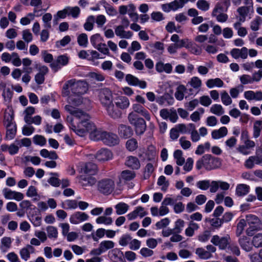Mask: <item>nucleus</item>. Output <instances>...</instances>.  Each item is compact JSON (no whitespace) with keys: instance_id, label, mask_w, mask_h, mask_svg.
I'll return each mask as SVG.
<instances>
[{"instance_id":"1","label":"nucleus","mask_w":262,"mask_h":262,"mask_svg":"<svg viewBox=\"0 0 262 262\" xmlns=\"http://www.w3.org/2000/svg\"><path fill=\"white\" fill-rule=\"evenodd\" d=\"M64 108L72 115L67 116L68 126L77 135L85 137L89 133L92 140H101L106 145L112 146L119 144V139L117 135L97 128L87 113L69 105H66Z\"/></svg>"},{"instance_id":"2","label":"nucleus","mask_w":262,"mask_h":262,"mask_svg":"<svg viewBox=\"0 0 262 262\" xmlns=\"http://www.w3.org/2000/svg\"><path fill=\"white\" fill-rule=\"evenodd\" d=\"M89 89V84L84 80L72 79L67 81L64 84L61 94L63 97H68L67 101L73 108L72 105L79 106L83 103V98L81 96L85 94Z\"/></svg>"},{"instance_id":"3","label":"nucleus","mask_w":262,"mask_h":262,"mask_svg":"<svg viewBox=\"0 0 262 262\" xmlns=\"http://www.w3.org/2000/svg\"><path fill=\"white\" fill-rule=\"evenodd\" d=\"M99 100L101 104L105 108L107 115L113 119L121 118L122 112L116 110L113 104V95L111 91L104 88L99 92Z\"/></svg>"},{"instance_id":"4","label":"nucleus","mask_w":262,"mask_h":262,"mask_svg":"<svg viewBox=\"0 0 262 262\" xmlns=\"http://www.w3.org/2000/svg\"><path fill=\"white\" fill-rule=\"evenodd\" d=\"M128 120L134 128L137 135H141L146 129V123L142 117L135 113H129L128 115Z\"/></svg>"},{"instance_id":"5","label":"nucleus","mask_w":262,"mask_h":262,"mask_svg":"<svg viewBox=\"0 0 262 262\" xmlns=\"http://www.w3.org/2000/svg\"><path fill=\"white\" fill-rule=\"evenodd\" d=\"M246 221L249 227L246 229V233L248 236H251L254 232L261 228V223L259 218L253 214H248L246 216Z\"/></svg>"},{"instance_id":"6","label":"nucleus","mask_w":262,"mask_h":262,"mask_svg":"<svg viewBox=\"0 0 262 262\" xmlns=\"http://www.w3.org/2000/svg\"><path fill=\"white\" fill-rule=\"evenodd\" d=\"M115 188L114 181L111 179H104L98 183V189L102 193L108 195L111 194Z\"/></svg>"},{"instance_id":"7","label":"nucleus","mask_w":262,"mask_h":262,"mask_svg":"<svg viewBox=\"0 0 262 262\" xmlns=\"http://www.w3.org/2000/svg\"><path fill=\"white\" fill-rule=\"evenodd\" d=\"M204 160H205V168L208 170L217 168L222 164V162L220 158L212 157L210 155H205L204 156Z\"/></svg>"},{"instance_id":"8","label":"nucleus","mask_w":262,"mask_h":262,"mask_svg":"<svg viewBox=\"0 0 262 262\" xmlns=\"http://www.w3.org/2000/svg\"><path fill=\"white\" fill-rule=\"evenodd\" d=\"M170 40L174 43L168 46L167 51L170 54H174L177 53L178 49L183 48V39H180L178 34H173L170 37Z\"/></svg>"},{"instance_id":"9","label":"nucleus","mask_w":262,"mask_h":262,"mask_svg":"<svg viewBox=\"0 0 262 262\" xmlns=\"http://www.w3.org/2000/svg\"><path fill=\"white\" fill-rule=\"evenodd\" d=\"M238 14V20L241 22H244L246 18L251 19L254 13L253 8L251 7L242 6L237 9Z\"/></svg>"},{"instance_id":"10","label":"nucleus","mask_w":262,"mask_h":262,"mask_svg":"<svg viewBox=\"0 0 262 262\" xmlns=\"http://www.w3.org/2000/svg\"><path fill=\"white\" fill-rule=\"evenodd\" d=\"M183 48H185L191 53L195 55H200L202 52L200 46L188 38H183Z\"/></svg>"},{"instance_id":"11","label":"nucleus","mask_w":262,"mask_h":262,"mask_svg":"<svg viewBox=\"0 0 262 262\" xmlns=\"http://www.w3.org/2000/svg\"><path fill=\"white\" fill-rule=\"evenodd\" d=\"M114 106H115L116 110H119L121 112V110H125L127 109L130 105V101L129 99L124 96H118L114 99Z\"/></svg>"},{"instance_id":"12","label":"nucleus","mask_w":262,"mask_h":262,"mask_svg":"<svg viewBox=\"0 0 262 262\" xmlns=\"http://www.w3.org/2000/svg\"><path fill=\"white\" fill-rule=\"evenodd\" d=\"M89 215L84 212L76 211L71 214L69 221L72 224L77 225L89 220Z\"/></svg>"},{"instance_id":"13","label":"nucleus","mask_w":262,"mask_h":262,"mask_svg":"<svg viewBox=\"0 0 262 262\" xmlns=\"http://www.w3.org/2000/svg\"><path fill=\"white\" fill-rule=\"evenodd\" d=\"M3 194L6 199L14 200L17 201L22 200L24 197L22 193L12 190L7 188H5L3 190Z\"/></svg>"},{"instance_id":"14","label":"nucleus","mask_w":262,"mask_h":262,"mask_svg":"<svg viewBox=\"0 0 262 262\" xmlns=\"http://www.w3.org/2000/svg\"><path fill=\"white\" fill-rule=\"evenodd\" d=\"M146 49L153 56L160 55L162 54L164 52V43L157 41L155 43L149 45L146 47Z\"/></svg>"},{"instance_id":"15","label":"nucleus","mask_w":262,"mask_h":262,"mask_svg":"<svg viewBox=\"0 0 262 262\" xmlns=\"http://www.w3.org/2000/svg\"><path fill=\"white\" fill-rule=\"evenodd\" d=\"M141 104L139 103L133 104L132 108L133 111L131 113H135L138 115L139 114L143 116L147 121H150L151 115L149 112Z\"/></svg>"},{"instance_id":"16","label":"nucleus","mask_w":262,"mask_h":262,"mask_svg":"<svg viewBox=\"0 0 262 262\" xmlns=\"http://www.w3.org/2000/svg\"><path fill=\"white\" fill-rule=\"evenodd\" d=\"M230 237L228 235L220 237L218 235H214L211 239V242L215 246H218L221 249H225L229 245V239Z\"/></svg>"},{"instance_id":"17","label":"nucleus","mask_w":262,"mask_h":262,"mask_svg":"<svg viewBox=\"0 0 262 262\" xmlns=\"http://www.w3.org/2000/svg\"><path fill=\"white\" fill-rule=\"evenodd\" d=\"M95 158L100 162H104L110 160L113 158L112 151L106 148H101L96 154Z\"/></svg>"},{"instance_id":"18","label":"nucleus","mask_w":262,"mask_h":262,"mask_svg":"<svg viewBox=\"0 0 262 262\" xmlns=\"http://www.w3.org/2000/svg\"><path fill=\"white\" fill-rule=\"evenodd\" d=\"M181 1L182 0H174L169 4H163L161 7L162 9L165 12H169L171 11H177L184 6Z\"/></svg>"},{"instance_id":"19","label":"nucleus","mask_w":262,"mask_h":262,"mask_svg":"<svg viewBox=\"0 0 262 262\" xmlns=\"http://www.w3.org/2000/svg\"><path fill=\"white\" fill-rule=\"evenodd\" d=\"M244 98L249 101H262V92L260 91H253L249 90L244 93Z\"/></svg>"},{"instance_id":"20","label":"nucleus","mask_w":262,"mask_h":262,"mask_svg":"<svg viewBox=\"0 0 262 262\" xmlns=\"http://www.w3.org/2000/svg\"><path fill=\"white\" fill-rule=\"evenodd\" d=\"M230 54L235 59H246L248 57V49L245 47L241 49L234 48L231 50Z\"/></svg>"},{"instance_id":"21","label":"nucleus","mask_w":262,"mask_h":262,"mask_svg":"<svg viewBox=\"0 0 262 262\" xmlns=\"http://www.w3.org/2000/svg\"><path fill=\"white\" fill-rule=\"evenodd\" d=\"M20 148L19 145L16 144V140L11 143L10 145L6 144H3L1 145V150L3 152L8 151L11 155H14L18 153L19 149Z\"/></svg>"},{"instance_id":"22","label":"nucleus","mask_w":262,"mask_h":262,"mask_svg":"<svg viewBox=\"0 0 262 262\" xmlns=\"http://www.w3.org/2000/svg\"><path fill=\"white\" fill-rule=\"evenodd\" d=\"M127 28L122 26H118L115 29V33L117 36L120 38L130 39L133 36V33L130 31H125Z\"/></svg>"},{"instance_id":"23","label":"nucleus","mask_w":262,"mask_h":262,"mask_svg":"<svg viewBox=\"0 0 262 262\" xmlns=\"http://www.w3.org/2000/svg\"><path fill=\"white\" fill-rule=\"evenodd\" d=\"M35 252L34 247L31 245H27L20 250L19 254L22 259L27 261L30 258V254Z\"/></svg>"},{"instance_id":"24","label":"nucleus","mask_w":262,"mask_h":262,"mask_svg":"<svg viewBox=\"0 0 262 262\" xmlns=\"http://www.w3.org/2000/svg\"><path fill=\"white\" fill-rule=\"evenodd\" d=\"M147 214L144 208L138 206L132 212L128 213L127 217L129 220H133L139 217L142 218Z\"/></svg>"},{"instance_id":"25","label":"nucleus","mask_w":262,"mask_h":262,"mask_svg":"<svg viewBox=\"0 0 262 262\" xmlns=\"http://www.w3.org/2000/svg\"><path fill=\"white\" fill-rule=\"evenodd\" d=\"M97 171V165L91 162L85 163L84 165L81 168V172L91 177L96 174Z\"/></svg>"},{"instance_id":"26","label":"nucleus","mask_w":262,"mask_h":262,"mask_svg":"<svg viewBox=\"0 0 262 262\" xmlns=\"http://www.w3.org/2000/svg\"><path fill=\"white\" fill-rule=\"evenodd\" d=\"M238 243L242 249L246 252L251 251L253 249L252 242H251L250 238L246 236H241L238 239Z\"/></svg>"},{"instance_id":"27","label":"nucleus","mask_w":262,"mask_h":262,"mask_svg":"<svg viewBox=\"0 0 262 262\" xmlns=\"http://www.w3.org/2000/svg\"><path fill=\"white\" fill-rule=\"evenodd\" d=\"M3 123L4 126L16 124L14 119V112L11 108H8L5 110Z\"/></svg>"},{"instance_id":"28","label":"nucleus","mask_w":262,"mask_h":262,"mask_svg":"<svg viewBox=\"0 0 262 262\" xmlns=\"http://www.w3.org/2000/svg\"><path fill=\"white\" fill-rule=\"evenodd\" d=\"M79 182L83 187L91 186L96 183V179L91 176L81 175L79 177Z\"/></svg>"},{"instance_id":"29","label":"nucleus","mask_w":262,"mask_h":262,"mask_svg":"<svg viewBox=\"0 0 262 262\" xmlns=\"http://www.w3.org/2000/svg\"><path fill=\"white\" fill-rule=\"evenodd\" d=\"M228 134L227 128L222 126L218 129H214L211 132V137L213 139L218 140L225 137Z\"/></svg>"},{"instance_id":"30","label":"nucleus","mask_w":262,"mask_h":262,"mask_svg":"<svg viewBox=\"0 0 262 262\" xmlns=\"http://www.w3.org/2000/svg\"><path fill=\"white\" fill-rule=\"evenodd\" d=\"M156 69L159 73L164 72L167 74H170L172 71V67L169 63H164L161 61H159L156 64Z\"/></svg>"},{"instance_id":"31","label":"nucleus","mask_w":262,"mask_h":262,"mask_svg":"<svg viewBox=\"0 0 262 262\" xmlns=\"http://www.w3.org/2000/svg\"><path fill=\"white\" fill-rule=\"evenodd\" d=\"M125 165L133 169H138L140 167V163L139 159L134 156H129L127 158Z\"/></svg>"},{"instance_id":"32","label":"nucleus","mask_w":262,"mask_h":262,"mask_svg":"<svg viewBox=\"0 0 262 262\" xmlns=\"http://www.w3.org/2000/svg\"><path fill=\"white\" fill-rule=\"evenodd\" d=\"M118 133L121 137L127 138L132 136L133 130L130 127L121 124L119 126Z\"/></svg>"},{"instance_id":"33","label":"nucleus","mask_w":262,"mask_h":262,"mask_svg":"<svg viewBox=\"0 0 262 262\" xmlns=\"http://www.w3.org/2000/svg\"><path fill=\"white\" fill-rule=\"evenodd\" d=\"M6 128V138L7 140H11L13 139L16 134L17 126L16 124L8 125L5 126Z\"/></svg>"},{"instance_id":"34","label":"nucleus","mask_w":262,"mask_h":262,"mask_svg":"<svg viewBox=\"0 0 262 262\" xmlns=\"http://www.w3.org/2000/svg\"><path fill=\"white\" fill-rule=\"evenodd\" d=\"M206 84L209 89H212L214 87L222 88L224 87V82L219 78L208 79L206 82Z\"/></svg>"},{"instance_id":"35","label":"nucleus","mask_w":262,"mask_h":262,"mask_svg":"<svg viewBox=\"0 0 262 262\" xmlns=\"http://www.w3.org/2000/svg\"><path fill=\"white\" fill-rule=\"evenodd\" d=\"M250 191L249 185L245 184H238L236 187L235 193L238 196H243L247 194Z\"/></svg>"},{"instance_id":"36","label":"nucleus","mask_w":262,"mask_h":262,"mask_svg":"<svg viewBox=\"0 0 262 262\" xmlns=\"http://www.w3.org/2000/svg\"><path fill=\"white\" fill-rule=\"evenodd\" d=\"M37 12V11L34 9L33 12L28 13L25 16L20 19V24L23 26L29 25L34 19L35 16H38V15H35Z\"/></svg>"},{"instance_id":"37","label":"nucleus","mask_w":262,"mask_h":262,"mask_svg":"<svg viewBox=\"0 0 262 262\" xmlns=\"http://www.w3.org/2000/svg\"><path fill=\"white\" fill-rule=\"evenodd\" d=\"M1 86L3 88L2 97L5 101H9L12 98L13 92L11 89L6 86L5 83H2Z\"/></svg>"},{"instance_id":"38","label":"nucleus","mask_w":262,"mask_h":262,"mask_svg":"<svg viewBox=\"0 0 262 262\" xmlns=\"http://www.w3.org/2000/svg\"><path fill=\"white\" fill-rule=\"evenodd\" d=\"M199 225L193 222V221L190 222L188 227L185 229V235L188 237H191L194 235V231L199 229Z\"/></svg>"},{"instance_id":"39","label":"nucleus","mask_w":262,"mask_h":262,"mask_svg":"<svg viewBox=\"0 0 262 262\" xmlns=\"http://www.w3.org/2000/svg\"><path fill=\"white\" fill-rule=\"evenodd\" d=\"M1 249L3 252H6L10 248L12 240L10 237H4L1 240Z\"/></svg>"},{"instance_id":"40","label":"nucleus","mask_w":262,"mask_h":262,"mask_svg":"<svg viewBox=\"0 0 262 262\" xmlns=\"http://www.w3.org/2000/svg\"><path fill=\"white\" fill-rule=\"evenodd\" d=\"M157 185L160 187L162 191L165 192L168 189L169 185V183L166 178L164 176H161L159 177L157 181Z\"/></svg>"},{"instance_id":"41","label":"nucleus","mask_w":262,"mask_h":262,"mask_svg":"<svg viewBox=\"0 0 262 262\" xmlns=\"http://www.w3.org/2000/svg\"><path fill=\"white\" fill-rule=\"evenodd\" d=\"M62 208L64 209H75L78 207V202L75 200H67L62 203Z\"/></svg>"},{"instance_id":"42","label":"nucleus","mask_w":262,"mask_h":262,"mask_svg":"<svg viewBox=\"0 0 262 262\" xmlns=\"http://www.w3.org/2000/svg\"><path fill=\"white\" fill-rule=\"evenodd\" d=\"M262 130V120H256L253 124V137L257 138L260 135Z\"/></svg>"},{"instance_id":"43","label":"nucleus","mask_w":262,"mask_h":262,"mask_svg":"<svg viewBox=\"0 0 262 262\" xmlns=\"http://www.w3.org/2000/svg\"><path fill=\"white\" fill-rule=\"evenodd\" d=\"M116 212L118 215H122L125 214L128 210L129 206L123 202L117 204L115 207Z\"/></svg>"},{"instance_id":"44","label":"nucleus","mask_w":262,"mask_h":262,"mask_svg":"<svg viewBox=\"0 0 262 262\" xmlns=\"http://www.w3.org/2000/svg\"><path fill=\"white\" fill-rule=\"evenodd\" d=\"M173 157L178 165L182 166L184 164L185 159L183 157L182 150L180 149L175 150L173 153Z\"/></svg>"},{"instance_id":"45","label":"nucleus","mask_w":262,"mask_h":262,"mask_svg":"<svg viewBox=\"0 0 262 262\" xmlns=\"http://www.w3.org/2000/svg\"><path fill=\"white\" fill-rule=\"evenodd\" d=\"M195 254L201 258L203 259H208L210 258L211 255L206 249L203 248H198L195 250Z\"/></svg>"},{"instance_id":"46","label":"nucleus","mask_w":262,"mask_h":262,"mask_svg":"<svg viewBox=\"0 0 262 262\" xmlns=\"http://www.w3.org/2000/svg\"><path fill=\"white\" fill-rule=\"evenodd\" d=\"M106 233V230L104 228H99L95 232L92 233L91 236L95 242H98L100 238H103Z\"/></svg>"},{"instance_id":"47","label":"nucleus","mask_w":262,"mask_h":262,"mask_svg":"<svg viewBox=\"0 0 262 262\" xmlns=\"http://www.w3.org/2000/svg\"><path fill=\"white\" fill-rule=\"evenodd\" d=\"M99 245L101 249L104 253L107 250L113 249L115 246V243L112 241L105 240L102 241Z\"/></svg>"},{"instance_id":"48","label":"nucleus","mask_w":262,"mask_h":262,"mask_svg":"<svg viewBox=\"0 0 262 262\" xmlns=\"http://www.w3.org/2000/svg\"><path fill=\"white\" fill-rule=\"evenodd\" d=\"M68 16H71L73 18H77L80 13V9L78 6L67 7Z\"/></svg>"},{"instance_id":"49","label":"nucleus","mask_w":262,"mask_h":262,"mask_svg":"<svg viewBox=\"0 0 262 262\" xmlns=\"http://www.w3.org/2000/svg\"><path fill=\"white\" fill-rule=\"evenodd\" d=\"M188 84L194 89L199 90L202 86V81L198 77H192Z\"/></svg>"},{"instance_id":"50","label":"nucleus","mask_w":262,"mask_h":262,"mask_svg":"<svg viewBox=\"0 0 262 262\" xmlns=\"http://www.w3.org/2000/svg\"><path fill=\"white\" fill-rule=\"evenodd\" d=\"M210 148V143L209 142H206L204 144H201L198 146L195 151V154L198 155H201L204 153L205 151L209 150Z\"/></svg>"},{"instance_id":"51","label":"nucleus","mask_w":262,"mask_h":262,"mask_svg":"<svg viewBox=\"0 0 262 262\" xmlns=\"http://www.w3.org/2000/svg\"><path fill=\"white\" fill-rule=\"evenodd\" d=\"M103 40V37L98 33L92 35L90 38L91 43L94 48L102 43Z\"/></svg>"},{"instance_id":"52","label":"nucleus","mask_w":262,"mask_h":262,"mask_svg":"<svg viewBox=\"0 0 262 262\" xmlns=\"http://www.w3.org/2000/svg\"><path fill=\"white\" fill-rule=\"evenodd\" d=\"M96 223L98 224H104L106 226H108L112 224L113 220L111 217L102 215L96 219Z\"/></svg>"},{"instance_id":"53","label":"nucleus","mask_w":262,"mask_h":262,"mask_svg":"<svg viewBox=\"0 0 262 262\" xmlns=\"http://www.w3.org/2000/svg\"><path fill=\"white\" fill-rule=\"evenodd\" d=\"M186 88L183 85H179L175 92L174 96L179 101L182 100L184 97V93L186 92Z\"/></svg>"},{"instance_id":"54","label":"nucleus","mask_w":262,"mask_h":262,"mask_svg":"<svg viewBox=\"0 0 262 262\" xmlns=\"http://www.w3.org/2000/svg\"><path fill=\"white\" fill-rule=\"evenodd\" d=\"M211 113L217 116H221L224 114V110L221 104H215L211 106L210 108Z\"/></svg>"},{"instance_id":"55","label":"nucleus","mask_w":262,"mask_h":262,"mask_svg":"<svg viewBox=\"0 0 262 262\" xmlns=\"http://www.w3.org/2000/svg\"><path fill=\"white\" fill-rule=\"evenodd\" d=\"M138 142L136 139L132 138L126 142V147L130 151H133L138 148Z\"/></svg>"},{"instance_id":"56","label":"nucleus","mask_w":262,"mask_h":262,"mask_svg":"<svg viewBox=\"0 0 262 262\" xmlns=\"http://www.w3.org/2000/svg\"><path fill=\"white\" fill-rule=\"evenodd\" d=\"M221 98L222 102L224 105L226 106L229 105L232 103V100L231 97L225 91H224L221 93Z\"/></svg>"},{"instance_id":"57","label":"nucleus","mask_w":262,"mask_h":262,"mask_svg":"<svg viewBox=\"0 0 262 262\" xmlns=\"http://www.w3.org/2000/svg\"><path fill=\"white\" fill-rule=\"evenodd\" d=\"M135 177V173L134 171L126 170L121 172L120 180L123 179L126 181H130L134 179Z\"/></svg>"},{"instance_id":"58","label":"nucleus","mask_w":262,"mask_h":262,"mask_svg":"<svg viewBox=\"0 0 262 262\" xmlns=\"http://www.w3.org/2000/svg\"><path fill=\"white\" fill-rule=\"evenodd\" d=\"M262 23V19L259 16H256L250 23V28L254 31L259 30V26Z\"/></svg>"},{"instance_id":"59","label":"nucleus","mask_w":262,"mask_h":262,"mask_svg":"<svg viewBox=\"0 0 262 262\" xmlns=\"http://www.w3.org/2000/svg\"><path fill=\"white\" fill-rule=\"evenodd\" d=\"M252 245L255 248L262 247V233H257L253 237Z\"/></svg>"},{"instance_id":"60","label":"nucleus","mask_w":262,"mask_h":262,"mask_svg":"<svg viewBox=\"0 0 262 262\" xmlns=\"http://www.w3.org/2000/svg\"><path fill=\"white\" fill-rule=\"evenodd\" d=\"M246 221L245 219H242L239 220L237 224L236 231V234L237 236H240L242 234L246 225Z\"/></svg>"},{"instance_id":"61","label":"nucleus","mask_w":262,"mask_h":262,"mask_svg":"<svg viewBox=\"0 0 262 262\" xmlns=\"http://www.w3.org/2000/svg\"><path fill=\"white\" fill-rule=\"evenodd\" d=\"M132 238V236L128 234H123L119 239V244L121 246H126L129 245Z\"/></svg>"},{"instance_id":"62","label":"nucleus","mask_w":262,"mask_h":262,"mask_svg":"<svg viewBox=\"0 0 262 262\" xmlns=\"http://www.w3.org/2000/svg\"><path fill=\"white\" fill-rule=\"evenodd\" d=\"M78 45L83 47H86L88 44V36L85 33L80 34L77 37Z\"/></svg>"},{"instance_id":"63","label":"nucleus","mask_w":262,"mask_h":262,"mask_svg":"<svg viewBox=\"0 0 262 262\" xmlns=\"http://www.w3.org/2000/svg\"><path fill=\"white\" fill-rule=\"evenodd\" d=\"M197 8L203 11H207L209 9L210 4L205 0H199L196 3Z\"/></svg>"},{"instance_id":"64","label":"nucleus","mask_w":262,"mask_h":262,"mask_svg":"<svg viewBox=\"0 0 262 262\" xmlns=\"http://www.w3.org/2000/svg\"><path fill=\"white\" fill-rule=\"evenodd\" d=\"M237 139L234 137H231L225 142V145L227 150L233 148L236 144Z\"/></svg>"}]
</instances>
